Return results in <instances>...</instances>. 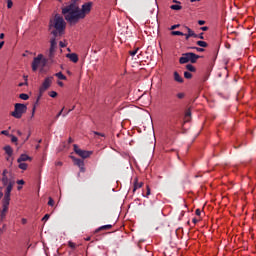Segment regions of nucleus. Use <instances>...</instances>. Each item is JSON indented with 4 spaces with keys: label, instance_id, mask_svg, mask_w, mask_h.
I'll return each mask as SVG.
<instances>
[{
    "label": "nucleus",
    "instance_id": "nucleus-1",
    "mask_svg": "<svg viewBox=\"0 0 256 256\" xmlns=\"http://www.w3.org/2000/svg\"><path fill=\"white\" fill-rule=\"evenodd\" d=\"M91 7H93V3L88 2L82 5V9H80L76 4V1H72L70 5L62 9V14L66 21L71 25H75L80 21V19H84L86 15L91 12Z\"/></svg>",
    "mask_w": 256,
    "mask_h": 256
},
{
    "label": "nucleus",
    "instance_id": "nucleus-2",
    "mask_svg": "<svg viewBox=\"0 0 256 256\" xmlns=\"http://www.w3.org/2000/svg\"><path fill=\"white\" fill-rule=\"evenodd\" d=\"M55 29L51 31V34L54 37L62 36L66 29V22L63 17L55 15L54 19L50 21L49 29Z\"/></svg>",
    "mask_w": 256,
    "mask_h": 256
},
{
    "label": "nucleus",
    "instance_id": "nucleus-3",
    "mask_svg": "<svg viewBox=\"0 0 256 256\" xmlns=\"http://www.w3.org/2000/svg\"><path fill=\"white\" fill-rule=\"evenodd\" d=\"M15 184H16V181L13 180V179H10L8 184L6 185V189H5V192H4V197L2 199V202H4L5 204H9L10 205V202H11V192H12Z\"/></svg>",
    "mask_w": 256,
    "mask_h": 256
},
{
    "label": "nucleus",
    "instance_id": "nucleus-4",
    "mask_svg": "<svg viewBox=\"0 0 256 256\" xmlns=\"http://www.w3.org/2000/svg\"><path fill=\"white\" fill-rule=\"evenodd\" d=\"M28 110V107L25 104L16 103L14 105V111L11 112V116H13L16 119H20L23 117V114L26 113Z\"/></svg>",
    "mask_w": 256,
    "mask_h": 256
},
{
    "label": "nucleus",
    "instance_id": "nucleus-5",
    "mask_svg": "<svg viewBox=\"0 0 256 256\" xmlns=\"http://www.w3.org/2000/svg\"><path fill=\"white\" fill-rule=\"evenodd\" d=\"M54 77L45 78L42 86L39 88V96L37 97V102L43 97V94L52 86Z\"/></svg>",
    "mask_w": 256,
    "mask_h": 256
},
{
    "label": "nucleus",
    "instance_id": "nucleus-6",
    "mask_svg": "<svg viewBox=\"0 0 256 256\" xmlns=\"http://www.w3.org/2000/svg\"><path fill=\"white\" fill-rule=\"evenodd\" d=\"M199 58H202V56L196 55L194 53H185L179 59V63L186 64L188 62H191L192 64H195Z\"/></svg>",
    "mask_w": 256,
    "mask_h": 256
},
{
    "label": "nucleus",
    "instance_id": "nucleus-7",
    "mask_svg": "<svg viewBox=\"0 0 256 256\" xmlns=\"http://www.w3.org/2000/svg\"><path fill=\"white\" fill-rule=\"evenodd\" d=\"M43 58H44V56L42 54H39L37 57H35L33 59V62H32V71L33 72H36L42 63H43V65L46 64L47 61H46V59H43Z\"/></svg>",
    "mask_w": 256,
    "mask_h": 256
},
{
    "label": "nucleus",
    "instance_id": "nucleus-8",
    "mask_svg": "<svg viewBox=\"0 0 256 256\" xmlns=\"http://www.w3.org/2000/svg\"><path fill=\"white\" fill-rule=\"evenodd\" d=\"M73 148H74V152L83 159L89 158L91 154H93V151L82 150L76 144L73 145Z\"/></svg>",
    "mask_w": 256,
    "mask_h": 256
},
{
    "label": "nucleus",
    "instance_id": "nucleus-9",
    "mask_svg": "<svg viewBox=\"0 0 256 256\" xmlns=\"http://www.w3.org/2000/svg\"><path fill=\"white\" fill-rule=\"evenodd\" d=\"M56 38L57 37H53L51 40H50V49H49V54H48V57L49 59H53L54 56H55V52H56V49H57V41H56Z\"/></svg>",
    "mask_w": 256,
    "mask_h": 256
},
{
    "label": "nucleus",
    "instance_id": "nucleus-10",
    "mask_svg": "<svg viewBox=\"0 0 256 256\" xmlns=\"http://www.w3.org/2000/svg\"><path fill=\"white\" fill-rule=\"evenodd\" d=\"M74 165L78 166L80 172H86L85 161L83 159L76 158L75 156H71Z\"/></svg>",
    "mask_w": 256,
    "mask_h": 256
},
{
    "label": "nucleus",
    "instance_id": "nucleus-11",
    "mask_svg": "<svg viewBox=\"0 0 256 256\" xmlns=\"http://www.w3.org/2000/svg\"><path fill=\"white\" fill-rule=\"evenodd\" d=\"M9 206L10 204L2 202V210H0V222L6 219L7 213L9 211ZM0 231H2V229H0Z\"/></svg>",
    "mask_w": 256,
    "mask_h": 256
},
{
    "label": "nucleus",
    "instance_id": "nucleus-12",
    "mask_svg": "<svg viewBox=\"0 0 256 256\" xmlns=\"http://www.w3.org/2000/svg\"><path fill=\"white\" fill-rule=\"evenodd\" d=\"M66 57L69 58V60L73 63L79 62V56L76 53L67 54Z\"/></svg>",
    "mask_w": 256,
    "mask_h": 256
},
{
    "label": "nucleus",
    "instance_id": "nucleus-13",
    "mask_svg": "<svg viewBox=\"0 0 256 256\" xmlns=\"http://www.w3.org/2000/svg\"><path fill=\"white\" fill-rule=\"evenodd\" d=\"M26 161H32V158L28 156L27 154H22L20 157L17 159L18 163L26 162Z\"/></svg>",
    "mask_w": 256,
    "mask_h": 256
},
{
    "label": "nucleus",
    "instance_id": "nucleus-14",
    "mask_svg": "<svg viewBox=\"0 0 256 256\" xmlns=\"http://www.w3.org/2000/svg\"><path fill=\"white\" fill-rule=\"evenodd\" d=\"M143 186V182H139V178L134 179V187H133V193L137 191V189L141 188Z\"/></svg>",
    "mask_w": 256,
    "mask_h": 256
},
{
    "label": "nucleus",
    "instance_id": "nucleus-15",
    "mask_svg": "<svg viewBox=\"0 0 256 256\" xmlns=\"http://www.w3.org/2000/svg\"><path fill=\"white\" fill-rule=\"evenodd\" d=\"M3 149L9 157L13 155V148L10 145L5 146Z\"/></svg>",
    "mask_w": 256,
    "mask_h": 256
},
{
    "label": "nucleus",
    "instance_id": "nucleus-16",
    "mask_svg": "<svg viewBox=\"0 0 256 256\" xmlns=\"http://www.w3.org/2000/svg\"><path fill=\"white\" fill-rule=\"evenodd\" d=\"M111 228H113V225H111V224L103 225V226L97 228L95 232L98 233L99 231H102V230H109V229H111Z\"/></svg>",
    "mask_w": 256,
    "mask_h": 256
},
{
    "label": "nucleus",
    "instance_id": "nucleus-17",
    "mask_svg": "<svg viewBox=\"0 0 256 256\" xmlns=\"http://www.w3.org/2000/svg\"><path fill=\"white\" fill-rule=\"evenodd\" d=\"M174 80L178 83H183V78L178 74V72H174Z\"/></svg>",
    "mask_w": 256,
    "mask_h": 256
},
{
    "label": "nucleus",
    "instance_id": "nucleus-18",
    "mask_svg": "<svg viewBox=\"0 0 256 256\" xmlns=\"http://www.w3.org/2000/svg\"><path fill=\"white\" fill-rule=\"evenodd\" d=\"M10 180H11V178H9L8 176H5V175L2 176L1 181L3 183V186H7L9 184Z\"/></svg>",
    "mask_w": 256,
    "mask_h": 256
},
{
    "label": "nucleus",
    "instance_id": "nucleus-19",
    "mask_svg": "<svg viewBox=\"0 0 256 256\" xmlns=\"http://www.w3.org/2000/svg\"><path fill=\"white\" fill-rule=\"evenodd\" d=\"M185 29L187 30V34L190 36V38H197V34H195L194 31H192L189 27L185 26Z\"/></svg>",
    "mask_w": 256,
    "mask_h": 256
},
{
    "label": "nucleus",
    "instance_id": "nucleus-20",
    "mask_svg": "<svg viewBox=\"0 0 256 256\" xmlns=\"http://www.w3.org/2000/svg\"><path fill=\"white\" fill-rule=\"evenodd\" d=\"M55 76L59 79V80H67V77L62 73H56Z\"/></svg>",
    "mask_w": 256,
    "mask_h": 256
},
{
    "label": "nucleus",
    "instance_id": "nucleus-21",
    "mask_svg": "<svg viewBox=\"0 0 256 256\" xmlns=\"http://www.w3.org/2000/svg\"><path fill=\"white\" fill-rule=\"evenodd\" d=\"M196 44L200 47H203V48L208 47V44L204 41H197Z\"/></svg>",
    "mask_w": 256,
    "mask_h": 256
},
{
    "label": "nucleus",
    "instance_id": "nucleus-22",
    "mask_svg": "<svg viewBox=\"0 0 256 256\" xmlns=\"http://www.w3.org/2000/svg\"><path fill=\"white\" fill-rule=\"evenodd\" d=\"M18 167L22 170H27L28 169V164L20 162Z\"/></svg>",
    "mask_w": 256,
    "mask_h": 256
},
{
    "label": "nucleus",
    "instance_id": "nucleus-23",
    "mask_svg": "<svg viewBox=\"0 0 256 256\" xmlns=\"http://www.w3.org/2000/svg\"><path fill=\"white\" fill-rule=\"evenodd\" d=\"M149 195H151V188L149 185L146 186V195L143 194L144 197L149 198Z\"/></svg>",
    "mask_w": 256,
    "mask_h": 256
},
{
    "label": "nucleus",
    "instance_id": "nucleus-24",
    "mask_svg": "<svg viewBox=\"0 0 256 256\" xmlns=\"http://www.w3.org/2000/svg\"><path fill=\"white\" fill-rule=\"evenodd\" d=\"M186 69L190 72H195L196 71L195 67L191 64L186 65Z\"/></svg>",
    "mask_w": 256,
    "mask_h": 256
},
{
    "label": "nucleus",
    "instance_id": "nucleus-25",
    "mask_svg": "<svg viewBox=\"0 0 256 256\" xmlns=\"http://www.w3.org/2000/svg\"><path fill=\"white\" fill-rule=\"evenodd\" d=\"M19 98L22 100H28L30 97L28 94L22 93L19 95Z\"/></svg>",
    "mask_w": 256,
    "mask_h": 256
},
{
    "label": "nucleus",
    "instance_id": "nucleus-26",
    "mask_svg": "<svg viewBox=\"0 0 256 256\" xmlns=\"http://www.w3.org/2000/svg\"><path fill=\"white\" fill-rule=\"evenodd\" d=\"M171 35H173V36H183L184 33L180 32V31H172Z\"/></svg>",
    "mask_w": 256,
    "mask_h": 256
},
{
    "label": "nucleus",
    "instance_id": "nucleus-27",
    "mask_svg": "<svg viewBox=\"0 0 256 256\" xmlns=\"http://www.w3.org/2000/svg\"><path fill=\"white\" fill-rule=\"evenodd\" d=\"M170 8H171L172 10H175V11H179V10L182 9V7H181L180 5H172Z\"/></svg>",
    "mask_w": 256,
    "mask_h": 256
},
{
    "label": "nucleus",
    "instance_id": "nucleus-28",
    "mask_svg": "<svg viewBox=\"0 0 256 256\" xmlns=\"http://www.w3.org/2000/svg\"><path fill=\"white\" fill-rule=\"evenodd\" d=\"M49 96L52 98H56L58 96V93L56 91L49 92Z\"/></svg>",
    "mask_w": 256,
    "mask_h": 256
},
{
    "label": "nucleus",
    "instance_id": "nucleus-29",
    "mask_svg": "<svg viewBox=\"0 0 256 256\" xmlns=\"http://www.w3.org/2000/svg\"><path fill=\"white\" fill-rule=\"evenodd\" d=\"M68 245H69V247H70L71 249H76V247H77V245H76L74 242H72V241H69V242H68Z\"/></svg>",
    "mask_w": 256,
    "mask_h": 256
},
{
    "label": "nucleus",
    "instance_id": "nucleus-30",
    "mask_svg": "<svg viewBox=\"0 0 256 256\" xmlns=\"http://www.w3.org/2000/svg\"><path fill=\"white\" fill-rule=\"evenodd\" d=\"M184 77L186 78V79H191L192 78V74L190 73V72H184Z\"/></svg>",
    "mask_w": 256,
    "mask_h": 256
},
{
    "label": "nucleus",
    "instance_id": "nucleus-31",
    "mask_svg": "<svg viewBox=\"0 0 256 256\" xmlns=\"http://www.w3.org/2000/svg\"><path fill=\"white\" fill-rule=\"evenodd\" d=\"M48 205L49 206H54L55 205V201L52 197H49Z\"/></svg>",
    "mask_w": 256,
    "mask_h": 256
},
{
    "label": "nucleus",
    "instance_id": "nucleus-32",
    "mask_svg": "<svg viewBox=\"0 0 256 256\" xmlns=\"http://www.w3.org/2000/svg\"><path fill=\"white\" fill-rule=\"evenodd\" d=\"M13 7V1L12 0H7V8L11 9Z\"/></svg>",
    "mask_w": 256,
    "mask_h": 256
},
{
    "label": "nucleus",
    "instance_id": "nucleus-33",
    "mask_svg": "<svg viewBox=\"0 0 256 256\" xmlns=\"http://www.w3.org/2000/svg\"><path fill=\"white\" fill-rule=\"evenodd\" d=\"M10 137H11V142H13V143H17L18 142V138L16 136L10 135Z\"/></svg>",
    "mask_w": 256,
    "mask_h": 256
},
{
    "label": "nucleus",
    "instance_id": "nucleus-34",
    "mask_svg": "<svg viewBox=\"0 0 256 256\" xmlns=\"http://www.w3.org/2000/svg\"><path fill=\"white\" fill-rule=\"evenodd\" d=\"M76 106H73L72 109H69L66 113H63V117H66L70 112L75 110Z\"/></svg>",
    "mask_w": 256,
    "mask_h": 256
},
{
    "label": "nucleus",
    "instance_id": "nucleus-35",
    "mask_svg": "<svg viewBox=\"0 0 256 256\" xmlns=\"http://www.w3.org/2000/svg\"><path fill=\"white\" fill-rule=\"evenodd\" d=\"M51 215L50 214H46L44 215V217L42 218V221H48L50 219Z\"/></svg>",
    "mask_w": 256,
    "mask_h": 256
},
{
    "label": "nucleus",
    "instance_id": "nucleus-36",
    "mask_svg": "<svg viewBox=\"0 0 256 256\" xmlns=\"http://www.w3.org/2000/svg\"><path fill=\"white\" fill-rule=\"evenodd\" d=\"M64 110H65V107H63V108L61 109V111L57 114L56 119H58L61 115L64 116V114H63Z\"/></svg>",
    "mask_w": 256,
    "mask_h": 256
},
{
    "label": "nucleus",
    "instance_id": "nucleus-37",
    "mask_svg": "<svg viewBox=\"0 0 256 256\" xmlns=\"http://www.w3.org/2000/svg\"><path fill=\"white\" fill-rule=\"evenodd\" d=\"M137 52H139V48H137L134 51H130V55L133 57V56L137 55Z\"/></svg>",
    "mask_w": 256,
    "mask_h": 256
},
{
    "label": "nucleus",
    "instance_id": "nucleus-38",
    "mask_svg": "<svg viewBox=\"0 0 256 256\" xmlns=\"http://www.w3.org/2000/svg\"><path fill=\"white\" fill-rule=\"evenodd\" d=\"M191 49H194L197 52H204L205 51L203 48H198V47H191Z\"/></svg>",
    "mask_w": 256,
    "mask_h": 256
},
{
    "label": "nucleus",
    "instance_id": "nucleus-39",
    "mask_svg": "<svg viewBox=\"0 0 256 256\" xmlns=\"http://www.w3.org/2000/svg\"><path fill=\"white\" fill-rule=\"evenodd\" d=\"M176 97H177L178 99H183V98L185 97V94H184V93H178V94L176 95Z\"/></svg>",
    "mask_w": 256,
    "mask_h": 256
},
{
    "label": "nucleus",
    "instance_id": "nucleus-40",
    "mask_svg": "<svg viewBox=\"0 0 256 256\" xmlns=\"http://www.w3.org/2000/svg\"><path fill=\"white\" fill-rule=\"evenodd\" d=\"M191 116V111H190V109H188L187 111H186V113H185V118L187 119L188 117H190Z\"/></svg>",
    "mask_w": 256,
    "mask_h": 256
},
{
    "label": "nucleus",
    "instance_id": "nucleus-41",
    "mask_svg": "<svg viewBox=\"0 0 256 256\" xmlns=\"http://www.w3.org/2000/svg\"><path fill=\"white\" fill-rule=\"evenodd\" d=\"M1 134L6 135V136H10L9 131H7V130L1 131Z\"/></svg>",
    "mask_w": 256,
    "mask_h": 256
},
{
    "label": "nucleus",
    "instance_id": "nucleus-42",
    "mask_svg": "<svg viewBox=\"0 0 256 256\" xmlns=\"http://www.w3.org/2000/svg\"><path fill=\"white\" fill-rule=\"evenodd\" d=\"M208 78H209V76H208V75H204V76L202 77L201 81H202V82H205V81H207V80H208Z\"/></svg>",
    "mask_w": 256,
    "mask_h": 256
},
{
    "label": "nucleus",
    "instance_id": "nucleus-43",
    "mask_svg": "<svg viewBox=\"0 0 256 256\" xmlns=\"http://www.w3.org/2000/svg\"><path fill=\"white\" fill-rule=\"evenodd\" d=\"M30 137H31V132H29V134L27 135V137L23 140V143L27 142Z\"/></svg>",
    "mask_w": 256,
    "mask_h": 256
},
{
    "label": "nucleus",
    "instance_id": "nucleus-44",
    "mask_svg": "<svg viewBox=\"0 0 256 256\" xmlns=\"http://www.w3.org/2000/svg\"><path fill=\"white\" fill-rule=\"evenodd\" d=\"M93 134L98 135V136L105 137V134H103V133H99V132H95V131H94Z\"/></svg>",
    "mask_w": 256,
    "mask_h": 256
},
{
    "label": "nucleus",
    "instance_id": "nucleus-45",
    "mask_svg": "<svg viewBox=\"0 0 256 256\" xmlns=\"http://www.w3.org/2000/svg\"><path fill=\"white\" fill-rule=\"evenodd\" d=\"M8 173H9V172H8V170H7V169L3 170L2 177L7 176V174H8Z\"/></svg>",
    "mask_w": 256,
    "mask_h": 256
},
{
    "label": "nucleus",
    "instance_id": "nucleus-46",
    "mask_svg": "<svg viewBox=\"0 0 256 256\" xmlns=\"http://www.w3.org/2000/svg\"><path fill=\"white\" fill-rule=\"evenodd\" d=\"M16 183L19 184V185H24L25 181L24 180H18Z\"/></svg>",
    "mask_w": 256,
    "mask_h": 256
},
{
    "label": "nucleus",
    "instance_id": "nucleus-47",
    "mask_svg": "<svg viewBox=\"0 0 256 256\" xmlns=\"http://www.w3.org/2000/svg\"><path fill=\"white\" fill-rule=\"evenodd\" d=\"M59 45L61 48H65L66 47V44L64 42H59Z\"/></svg>",
    "mask_w": 256,
    "mask_h": 256
},
{
    "label": "nucleus",
    "instance_id": "nucleus-48",
    "mask_svg": "<svg viewBox=\"0 0 256 256\" xmlns=\"http://www.w3.org/2000/svg\"><path fill=\"white\" fill-rule=\"evenodd\" d=\"M195 214H196L197 216H200V214H201L200 209H196Z\"/></svg>",
    "mask_w": 256,
    "mask_h": 256
},
{
    "label": "nucleus",
    "instance_id": "nucleus-49",
    "mask_svg": "<svg viewBox=\"0 0 256 256\" xmlns=\"http://www.w3.org/2000/svg\"><path fill=\"white\" fill-rule=\"evenodd\" d=\"M55 165H56V166H63V162L58 161V162L55 163Z\"/></svg>",
    "mask_w": 256,
    "mask_h": 256
},
{
    "label": "nucleus",
    "instance_id": "nucleus-50",
    "mask_svg": "<svg viewBox=\"0 0 256 256\" xmlns=\"http://www.w3.org/2000/svg\"><path fill=\"white\" fill-rule=\"evenodd\" d=\"M35 112H36V106H34L33 109H32V117H34Z\"/></svg>",
    "mask_w": 256,
    "mask_h": 256
},
{
    "label": "nucleus",
    "instance_id": "nucleus-51",
    "mask_svg": "<svg viewBox=\"0 0 256 256\" xmlns=\"http://www.w3.org/2000/svg\"><path fill=\"white\" fill-rule=\"evenodd\" d=\"M203 35H204V34H203V33H201V34L197 35V38H199V39H202V40H203V39H204Z\"/></svg>",
    "mask_w": 256,
    "mask_h": 256
},
{
    "label": "nucleus",
    "instance_id": "nucleus-52",
    "mask_svg": "<svg viewBox=\"0 0 256 256\" xmlns=\"http://www.w3.org/2000/svg\"><path fill=\"white\" fill-rule=\"evenodd\" d=\"M180 25H173L170 30H175L176 28H178Z\"/></svg>",
    "mask_w": 256,
    "mask_h": 256
},
{
    "label": "nucleus",
    "instance_id": "nucleus-53",
    "mask_svg": "<svg viewBox=\"0 0 256 256\" xmlns=\"http://www.w3.org/2000/svg\"><path fill=\"white\" fill-rule=\"evenodd\" d=\"M198 24H199L200 26H202V25H204V24H205V21H203V20H199V21H198Z\"/></svg>",
    "mask_w": 256,
    "mask_h": 256
},
{
    "label": "nucleus",
    "instance_id": "nucleus-54",
    "mask_svg": "<svg viewBox=\"0 0 256 256\" xmlns=\"http://www.w3.org/2000/svg\"><path fill=\"white\" fill-rule=\"evenodd\" d=\"M183 36H185V39H186V40H188L189 38H191V36H189L188 33H187V34H184Z\"/></svg>",
    "mask_w": 256,
    "mask_h": 256
},
{
    "label": "nucleus",
    "instance_id": "nucleus-55",
    "mask_svg": "<svg viewBox=\"0 0 256 256\" xmlns=\"http://www.w3.org/2000/svg\"><path fill=\"white\" fill-rule=\"evenodd\" d=\"M4 45H5L4 41L0 42V49H2Z\"/></svg>",
    "mask_w": 256,
    "mask_h": 256
},
{
    "label": "nucleus",
    "instance_id": "nucleus-56",
    "mask_svg": "<svg viewBox=\"0 0 256 256\" xmlns=\"http://www.w3.org/2000/svg\"><path fill=\"white\" fill-rule=\"evenodd\" d=\"M200 30H202V31H207V30H208V27H201Z\"/></svg>",
    "mask_w": 256,
    "mask_h": 256
},
{
    "label": "nucleus",
    "instance_id": "nucleus-57",
    "mask_svg": "<svg viewBox=\"0 0 256 256\" xmlns=\"http://www.w3.org/2000/svg\"><path fill=\"white\" fill-rule=\"evenodd\" d=\"M24 85H28V83L26 82V83H19V87H22V86H24Z\"/></svg>",
    "mask_w": 256,
    "mask_h": 256
},
{
    "label": "nucleus",
    "instance_id": "nucleus-58",
    "mask_svg": "<svg viewBox=\"0 0 256 256\" xmlns=\"http://www.w3.org/2000/svg\"><path fill=\"white\" fill-rule=\"evenodd\" d=\"M5 38V34L4 33H1L0 34V39H4Z\"/></svg>",
    "mask_w": 256,
    "mask_h": 256
},
{
    "label": "nucleus",
    "instance_id": "nucleus-59",
    "mask_svg": "<svg viewBox=\"0 0 256 256\" xmlns=\"http://www.w3.org/2000/svg\"><path fill=\"white\" fill-rule=\"evenodd\" d=\"M58 85L61 86V87H63V86H64V83L61 82V81H59V82H58Z\"/></svg>",
    "mask_w": 256,
    "mask_h": 256
},
{
    "label": "nucleus",
    "instance_id": "nucleus-60",
    "mask_svg": "<svg viewBox=\"0 0 256 256\" xmlns=\"http://www.w3.org/2000/svg\"><path fill=\"white\" fill-rule=\"evenodd\" d=\"M27 223V219L23 218L22 219V224H26Z\"/></svg>",
    "mask_w": 256,
    "mask_h": 256
},
{
    "label": "nucleus",
    "instance_id": "nucleus-61",
    "mask_svg": "<svg viewBox=\"0 0 256 256\" xmlns=\"http://www.w3.org/2000/svg\"><path fill=\"white\" fill-rule=\"evenodd\" d=\"M17 135L22 136L23 133H22L20 130H18V131H17Z\"/></svg>",
    "mask_w": 256,
    "mask_h": 256
},
{
    "label": "nucleus",
    "instance_id": "nucleus-62",
    "mask_svg": "<svg viewBox=\"0 0 256 256\" xmlns=\"http://www.w3.org/2000/svg\"><path fill=\"white\" fill-rule=\"evenodd\" d=\"M192 221H193L194 224H196L198 222V220L195 219V218Z\"/></svg>",
    "mask_w": 256,
    "mask_h": 256
},
{
    "label": "nucleus",
    "instance_id": "nucleus-63",
    "mask_svg": "<svg viewBox=\"0 0 256 256\" xmlns=\"http://www.w3.org/2000/svg\"><path fill=\"white\" fill-rule=\"evenodd\" d=\"M74 142V140L72 138H69V143Z\"/></svg>",
    "mask_w": 256,
    "mask_h": 256
},
{
    "label": "nucleus",
    "instance_id": "nucleus-64",
    "mask_svg": "<svg viewBox=\"0 0 256 256\" xmlns=\"http://www.w3.org/2000/svg\"><path fill=\"white\" fill-rule=\"evenodd\" d=\"M22 188H23L22 186H18L17 187L18 190H22Z\"/></svg>",
    "mask_w": 256,
    "mask_h": 256
}]
</instances>
